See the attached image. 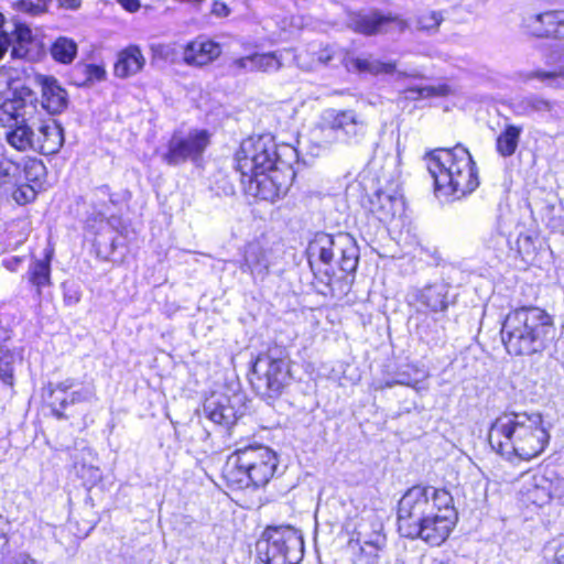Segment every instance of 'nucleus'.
<instances>
[{
  "label": "nucleus",
  "instance_id": "10",
  "mask_svg": "<svg viewBox=\"0 0 564 564\" xmlns=\"http://www.w3.org/2000/svg\"><path fill=\"white\" fill-rule=\"evenodd\" d=\"M210 133L205 129L192 130L187 135L174 133L166 144L163 161L172 166L187 161H199L210 144Z\"/></svg>",
  "mask_w": 564,
  "mask_h": 564
},
{
  "label": "nucleus",
  "instance_id": "32",
  "mask_svg": "<svg viewBox=\"0 0 564 564\" xmlns=\"http://www.w3.org/2000/svg\"><path fill=\"white\" fill-rule=\"evenodd\" d=\"M50 54L56 63L69 65L77 57L78 45L73 39L58 36L52 42Z\"/></svg>",
  "mask_w": 564,
  "mask_h": 564
},
{
  "label": "nucleus",
  "instance_id": "50",
  "mask_svg": "<svg viewBox=\"0 0 564 564\" xmlns=\"http://www.w3.org/2000/svg\"><path fill=\"white\" fill-rule=\"evenodd\" d=\"M10 45V37L6 31H0V59L4 56Z\"/></svg>",
  "mask_w": 564,
  "mask_h": 564
},
{
  "label": "nucleus",
  "instance_id": "29",
  "mask_svg": "<svg viewBox=\"0 0 564 564\" xmlns=\"http://www.w3.org/2000/svg\"><path fill=\"white\" fill-rule=\"evenodd\" d=\"M106 78L102 65L93 63H77L70 70V83L77 87L89 86Z\"/></svg>",
  "mask_w": 564,
  "mask_h": 564
},
{
  "label": "nucleus",
  "instance_id": "51",
  "mask_svg": "<svg viewBox=\"0 0 564 564\" xmlns=\"http://www.w3.org/2000/svg\"><path fill=\"white\" fill-rule=\"evenodd\" d=\"M532 77L539 78L541 80H550L551 83H554L560 79L561 74L539 72L534 75L531 74V78Z\"/></svg>",
  "mask_w": 564,
  "mask_h": 564
},
{
  "label": "nucleus",
  "instance_id": "1",
  "mask_svg": "<svg viewBox=\"0 0 564 564\" xmlns=\"http://www.w3.org/2000/svg\"><path fill=\"white\" fill-rule=\"evenodd\" d=\"M459 516L452 492L443 486L414 484L395 507V527L400 536L420 540L431 547L442 546L453 534Z\"/></svg>",
  "mask_w": 564,
  "mask_h": 564
},
{
  "label": "nucleus",
  "instance_id": "28",
  "mask_svg": "<svg viewBox=\"0 0 564 564\" xmlns=\"http://www.w3.org/2000/svg\"><path fill=\"white\" fill-rule=\"evenodd\" d=\"M564 12L549 11L538 14L534 20L533 34L536 36H561L564 32Z\"/></svg>",
  "mask_w": 564,
  "mask_h": 564
},
{
  "label": "nucleus",
  "instance_id": "13",
  "mask_svg": "<svg viewBox=\"0 0 564 564\" xmlns=\"http://www.w3.org/2000/svg\"><path fill=\"white\" fill-rule=\"evenodd\" d=\"M371 534L361 542V533L354 530L347 541V550L351 554L354 564H377L379 553L387 544L383 525L378 521L370 522Z\"/></svg>",
  "mask_w": 564,
  "mask_h": 564
},
{
  "label": "nucleus",
  "instance_id": "30",
  "mask_svg": "<svg viewBox=\"0 0 564 564\" xmlns=\"http://www.w3.org/2000/svg\"><path fill=\"white\" fill-rule=\"evenodd\" d=\"M421 303L426 313H445L448 308L447 292L442 285H430L421 293Z\"/></svg>",
  "mask_w": 564,
  "mask_h": 564
},
{
  "label": "nucleus",
  "instance_id": "20",
  "mask_svg": "<svg viewBox=\"0 0 564 564\" xmlns=\"http://www.w3.org/2000/svg\"><path fill=\"white\" fill-rule=\"evenodd\" d=\"M2 164L7 165L4 170L0 172L2 176H10L11 169H13L14 171L22 173V177L26 183L43 188V185L46 181L47 171L41 159L35 156H25L22 158L19 162L7 159L1 163V165Z\"/></svg>",
  "mask_w": 564,
  "mask_h": 564
},
{
  "label": "nucleus",
  "instance_id": "46",
  "mask_svg": "<svg viewBox=\"0 0 564 564\" xmlns=\"http://www.w3.org/2000/svg\"><path fill=\"white\" fill-rule=\"evenodd\" d=\"M82 293L78 290H64L63 301L67 306L77 304L80 301Z\"/></svg>",
  "mask_w": 564,
  "mask_h": 564
},
{
  "label": "nucleus",
  "instance_id": "7",
  "mask_svg": "<svg viewBox=\"0 0 564 564\" xmlns=\"http://www.w3.org/2000/svg\"><path fill=\"white\" fill-rule=\"evenodd\" d=\"M517 419L514 413H502L491 423L488 432L491 448L513 465L529 460L528 430Z\"/></svg>",
  "mask_w": 564,
  "mask_h": 564
},
{
  "label": "nucleus",
  "instance_id": "25",
  "mask_svg": "<svg viewBox=\"0 0 564 564\" xmlns=\"http://www.w3.org/2000/svg\"><path fill=\"white\" fill-rule=\"evenodd\" d=\"M239 269L241 272L250 275L267 273L269 265L264 249L256 243L247 245L239 262Z\"/></svg>",
  "mask_w": 564,
  "mask_h": 564
},
{
  "label": "nucleus",
  "instance_id": "3",
  "mask_svg": "<svg viewBox=\"0 0 564 564\" xmlns=\"http://www.w3.org/2000/svg\"><path fill=\"white\" fill-rule=\"evenodd\" d=\"M423 160L436 196L459 200L480 185L479 169L470 151L460 143L427 151Z\"/></svg>",
  "mask_w": 564,
  "mask_h": 564
},
{
  "label": "nucleus",
  "instance_id": "5",
  "mask_svg": "<svg viewBox=\"0 0 564 564\" xmlns=\"http://www.w3.org/2000/svg\"><path fill=\"white\" fill-rule=\"evenodd\" d=\"M294 379L293 361L285 346L270 341L249 361L247 380L263 401L273 403L290 388Z\"/></svg>",
  "mask_w": 564,
  "mask_h": 564
},
{
  "label": "nucleus",
  "instance_id": "22",
  "mask_svg": "<svg viewBox=\"0 0 564 564\" xmlns=\"http://www.w3.org/2000/svg\"><path fill=\"white\" fill-rule=\"evenodd\" d=\"M144 65L145 57L140 47L131 44L118 52L113 74L118 78H128L141 72Z\"/></svg>",
  "mask_w": 564,
  "mask_h": 564
},
{
  "label": "nucleus",
  "instance_id": "33",
  "mask_svg": "<svg viewBox=\"0 0 564 564\" xmlns=\"http://www.w3.org/2000/svg\"><path fill=\"white\" fill-rule=\"evenodd\" d=\"M32 228L30 215L17 217L7 225L8 239L12 245L21 246L29 239Z\"/></svg>",
  "mask_w": 564,
  "mask_h": 564
},
{
  "label": "nucleus",
  "instance_id": "6",
  "mask_svg": "<svg viewBox=\"0 0 564 564\" xmlns=\"http://www.w3.org/2000/svg\"><path fill=\"white\" fill-rule=\"evenodd\" d=\"M256 546L264 564H300L305 551L301 531L290 524L267 525Z\"/></svg>",
  "mask_w": 564,
  "mask_h": 564
},
{
  "label": "nucleus",
  "instance_id": "23",
  "mask_svg": "<svg viewBox=\"0 0 564 564\" xmlns=\"http://www.w3.org/2000/svg\"><path fill=\"white\" fill-rule=\"evenodd\" d=\"M63 143L64 134L62 127L56 123H44L39 128L34 151L43 155H52L61 150Z\"/></svg>",
  "mask_w": 564,
  "mask_h": 564
},
{
  "label": "nucleus",
  "instance_id": "52",
  "mask_svg": "<svg viewBox=\"0 0 564 564\" xmlns=\"http://www.w3.org/2000/svg\"><path fill=\"white\" fill-rule=\"evenodd\" d=\"M3 23H4V18H3V15L0 13V31H3V30H2Z\"/></svg>",
  "mask_w": 564,
  "mask_h": 564
},
{
  "label": "nucleus",
  "instance_id": "38",
  "mask_svg": "<svg viewBox=\"0 0 564 564\" xmlns=\"http://www.w3.org/2000/svg\"><path fill=\"white\" fill-rule=\"evenodd\" d=\"M281 67L280 57L274 52L251 54V69L257 72H272Z\"/></svg>",
  "mask_w": 564,
  "mask_h": 564
},
{
  "label": "nucleus",
  "instance_id": "17",
  "mask_svg": "<svg viewBox=\"0 0 564 564\" xmlns=\"http://www.w3.org/2000/svg\"><path fill=\"white\" fill-rule=\"evenodd\" d=\"M325 128L340 132L346 142L365 135L366 121L352 109L332 110Z\"/></svg>",
  "mask_w": 564,
  "mask_h": 564
},
{
  "label": "nucleus",
  "instance_id": "16",
  "mask_svg": "<svg viewBox=\"0 0 564 564\" xmlns=\"http://www.w3.org/2000/svg\"><path fill=\"white\" fill-rule=\"evenodd\" d=\"M239 401L237 394L232 397L218 394L217 397H212L206 402L204 411L212 422L228 429L234 425L241 415L240 409L237 405Z\"/></svg>",
  "mask_w": 564,
  "mask_h": 564
},
{
  "label": "nucleus",
  "instance_id": "34",
  "mask_svg": "<svg viewBox=\"0 0 564 564\" xmlns=\"http://www.w3.org/2000/svg\"><path fill=\"white\" fill-rule=\"evenodd\" d=\"M14 550V532L11 522L0 514V564H6L11 558Z\"/></svg>",
  "mask_w": 564,
  "mask_h": 564
},
{
  "label": "nucleus",
  "instance_id": "2",
  "mask_svg": "<svg viewBox=\"0 0 564 564\" xmlns=\"http://www.w3.org/2000/svg\"><path fill=\"white\" fill-rule=\"evenodd\" d=\"M234 159L246 196L274 203L286 195L294 172L291 165L280 161L271 140L262 135L249 137L241 141Z\"/></svg>",
  "mask_w": 564,
  "mask_h": 564
},
{
  "label": "nucleus",
  "instance_id": "24",
  "mask_svg": "<svg viewBox=\"0 0 564 564\" xmlns=\"http://www.w3.org/2000/svg\"><path fill=\"white\" fill-rule=\"evenodd\" d=\"M8 144L19 152H26L35 149V134L25 118L11 127L6 132Z\"/></svg>",
  "mask_w": 564,
  "mask_h": 564
},
{
  "label": "nucleus",
  "instance_id": "47",
  "mask_svg": "<svg viewBox=\"0 0 564 564\" xmlns=\"http://www.w3.org/2000/svg\"><path fill=\"white\" fill-rule=\"evenodd\" d=\"M57 7L67 11H76L82 7V0H57Z\"/></svg>",
  "mask_w": 564,
  "mask_h": 564
},
{
  "label": "nucleus",
  "instance_id": "8",
  "mask_svg": "<svg viewBox=\"0 0 564 564\" xmlns=\"http://www.w3.org/2000/svg\"><path fill=\"white\" fill-rule=\"evenodd\" d=\"M336 253L338 254V269L343 272L344 278L355 273L358 267V253L355 245L348 240L345 246H339L330 234L318 231L310 239L305 250L311 270H314L316 264L329 265Z\"/></svg>",
  "mask_w": 564,
  "mask_h": 564
},
{
  "label": "nucleus",
  "instance_id": "19",
  "mask_svg": "<svg viewBox=\"0 0 564 564\" xmlns=\"http://www.w3.org/2000/svg\"><path fill=\"white\" fill-rule=\"evenodd\" d=\"M36 84L41 87L42 106L47 112L57 115L67 108L68 94L55 77L39 75Z\"/></svg>",
  "mask_w": 564,
  "mask_h": 564
},
{
  "label": "nucleus",
  "instance_id": "49",
  "mask_svg": "<svg viewBox=\"0 0 564 564\" xmlns=\"http://www.w3.org/2000/svg\"><path fill=\"white\" fill-rule=\"evenodd\" d=\"M231 66L237 70L245 69L247 67L251 68V54L234 59Z\"/></svg>",
  "mask_w": 564,
  "mask_h": 564
},
{
  "label": "nucleus",
  "instance_id": "43",
  "mask_svg": "<svg viewBox=\"0 0 564 564\" xmlns=\"http://www.w3.org/2000/svg\"><path fill=\"white\" fill-rule=\"evenodd\" d=\"M50 2L51 0H18L15 6L21 12L36 15L46 12Z\"/></svg>",
  "mask_w": 564,
  "mask_h": 564
},
{
  "label": "nucleus",
  "instance_id": "36",
  "mask_svg": "<svg viewBox=\"0 0 564 564\" xmlns=\"http://www.w3.org/2000/svg\"><path fill=\"white\" fill-rule=\"evenodd\" d=\"M23 107V102L19 100L8 99L0 104V127L8 128V130L18 123L22 118L23 113L20 109Z\"/></svg>",
  "mask_w": 564,
  "mask_h": 564
},
{
  "label": "nucleus",
  "instance_id": "48",
  "mask_svg": "<svg viewBox=\"0 0 564 564\" xmlns=\"http://www.w3.org/2000/svg\"><path fill=\"white\" fill-rule=\"evenodd\" d=\"M127 12L134 13L141 8L139 0H116Z\"/></svg>",
  "mask_w": 564,
  "mask_h": 564
},
{
  "label": "nucleus",
  "instance_id": "14",
  "mask_svg": "<svg viewBox=\"0 0 564 564\" xmlns=\"http://www.w3.org/2000/svg\"><path fill=\"white\" fill-rule=\"evenodd\" d=\"M221 52L223 48L218 42L205 35H198L183 46L182 61L187 66L203 68L214 63Z\"/></svg>",
  "mask_w": 564,
  "mask_h": 564
},
{
  "label": "nucleus",
  "instance_id": "26",
  "mask_svg": "<svg viewBox=\"0 0 564 564\" xmlns=\"http://www.w3.org/2000/svg\"><path fill=\"white\" fill-rule=\"evenodd\" d=\"M348 70L357 72L358 74H370L378 76L380 74H393L397 70V63L393 61H369L364 57H350L344 62Z\"/></svg>",
  "mask_w": 564,
  "mask_h": 564
},
{
  "label": "nucleus",
  "instance_id": "37",
  "mask_svg": "<svg viewBox=\"0 0 564 564\" xmlns=\"http://www.w3.org/2000/svg\"><path fill=\"white\" fill-rule=\"evenodd\" d=\"M531 438H535L538 447L531 444V458L541 454L550 441V434L545 426L542 424V416L540 414H531Z\"/></svg>",
  "mask_w": 564,
  "mask_h": 564
},
{
  "label": "nucleus",
  "instance_id": "4",
  "mask_svg": "<svg viewBox=\"0 0 564 564\" xmlns=\"http://www.w3.org/2000/svg\"><path fill=\"white\" fill-rule=\"evenodd\" d=\"M279 455L269 446L249 444L232 451L225 459L219 478L231 492L257 491L275 477Z\"/></svg>",
  "mask_w": 564,
  "mask_h": 564
},
{
  "label": "nucleus",
  "instance_id": "15",
  "mask_svg": "<svg viewBox=\"0 0 564 564\" xmlns=\"http://www.w3.org/2000/svg\"><path fill=\"white\" fill-rule=\"evenodd\" d=\"M531 502L544 505L551 498L564 502V478H556L553 469L540 466L532 476Z\"/></svg>",
  "mask_w": 564,
  "mask_h": 564
},
{
  "label": "nucleus",
  "instance_id": "18",
  "mask_svg": "<svg viewBox=\"0 0 564 564\" xmlns=\"http://www.w3.org/2000/svg\"><path fill=\"white\" fill-rule=\"evenodd\" d=\"M503 344L509 355L523 356L529 351V330L527 322L519 314L508 315L503 324Z\"/></svg>",
  "mask_w": 564,
  "mask_h": 564
},
{
  "label": "nucleus",
  "instance_id": "11",
  "mask_svg": "<svg viewBox=\"0 0 564 564\" xmlns=\"http://www.w3.org/2000/svg\"><path fill=\"white\" fill-rule=\"evenodd\" d=\"M408 28V21L401 15L383 13L378 9L354 12L349 19V29L356 34L368 37L386 34L392 30L403 33Z\"/></svg>",
  "mask_w": 564,
  "mask_h": 564
},
{
  "label": "nucleus",
  "instance_id": "9",
  "mask_svg": "<svg viewBox=\"0 0 564 564\" xmlns=\"http://www.w3.org/2000/svg\"><path fill=\"white\" fill-rule=\"evenodd\" d=\"M76 382L67 378L59 382H48L42 389L43 406L50 410L51 415L58 420H69L73 413L70 406L89 402L94 392L90 389L74 390Z\"/></svg>",
  "mask_w": 564,
  "mask_h": 564
},
{
  "label": "nucleus",
  "instance_id": "45",
  "mask_svg": "<svg viewBox=\"0 0 564 564\" xmlns=\"http://www.w3.org/2000/svg\"><path fill=\"white\" fill-rule=\"evenodd\" d=\"M212 13L219 18H226L230 14V8L224 1L216 0L212 4Z\"/></svg>",
  "mask_w": 564,
  "mask_h": 564
},
{
  "label": "nucleus",
  "instance_id": "21",
  "mask_svg": "<svg viewBox=\"0 0 564 564\" xmlns=\"http://www.w3.org/2000/svg\"><path fill=\"white\" fill-rule=\"evenodd\" d=\"M54 249L48 247L44 250L41 259H35L29 265L26 275L31 286L35 290L39 297L42 296L43 289L52 285V259Z\"/></svg>",
  "mask_w": 564,
  "mask_h": 564
},
{
  "label": "nucleus",
  "instance_id": "44",
  "mask_svg": "<svg viewBox=\"0 0 564 564\" xmlns=\"http://www.w3.org/2000/svg\"><path fill=\"white\" fill-rule=\"evenodd\" d=\"M442 21L443 19L437 12H429L420 18V23L424 30L437 29Z\"/></svg>",
  "mask_w": 564,
  "mask_h": 564
},
{
  "label": "nucleus",
  "instance_id": "40",
  "mask_svg": "<svg viewBox=\"0 0 564 564\" xmlns=\"http://www.w3.org/2000/svg\"><path fill=\"white\" fill-rule=\"evenodd\" d=\"M0 381L11 389L15 386L14 357L9 350L0 351Z\"/></svg>",
  "mask_w": 564,
  "mask_h": 564
},
{
  "label": "nucleus",
  "instance_id": "12",
  "mask_svg": "<svg viewBox=\"0 0 564 564\" xmlns=\"http://www.w3.org/2000/svg\"><path fill=\"white\" fill-rule=\"evenodd\" d=\"M360 206L369 219L388 225L403 213L404 204L400 196L381 187L365 192L360 197Z\"/></svg>",
  "mask_w": 564,
  "mask_h": 564
},
{
  "label": "nucleus",
  "instance_id": "31",
  "mask_svg": "<svg viewBox=\"0 0 564 564\" xmlns=\"http://www.w3.org/2000/svg\"><path fill=\"white\" fill-rule=\"evenodd\" d=\"M522 128L514 124H506L496 138V151L502 158H509L517 151Z\"/></svg>",
  "mask_w": 564,
  "mask_h": 564
},
{
  "label": "nucleus",
  "instance_id": "35",
  "mask_svg": "<svg viewBox=\"0 0 564 564\" xmlns=\"http://www.w3.org/2000/svg\"><path fill=\"white\" fill-rule=\"evenodd\" d=\"M15 44L11 50L13 58H26L29 48L26 45L31 44L33 36L31 29L24 23H18L13 31Z\"/></svg>",
  "mask_w": 564,
  "mask_h": 564
},
{
  "label": "nucleus",
  "instance_id": "42",
  "mask_svg": "<svg viewBox=\"0 0 564 564\" xmlns=\"http://www.w3.org/2000/svg\"><path fill=\"white\" fill-rule=\"evenodd\" d=\"M412 90L415 91L417 96L423 99L445 98L453 94V88L447 83L416 87L413 88Z\"/></svg>",
  "mask_w": 564,
  "mask_h": 564
},
{
  "label": "nucleus",
  "instance_id": "27",
  "mask_svg": "<svg viewBox=\"0 0 564 564\" xmlns=\"http://www.w3.org/2000/svg\"><path fill=\"white\" fill-rule=\"evenodd\" d=\"M97 253L105 260H116V254L120 253V261L126 258V252L129 251V238L126 229H118L110 238L109 242H95Z\"/></svg>",
  "mask_w": 564,
  "mask_h": 564
},
{
  "label": "nucleus",
  "instance_id": "39",
  "mask_svg": "<svg viewBox=\"0 0 564 564\" xmlns=\"http://www.w3.org/2000/svg\"><path fill=\"white\" fill-rule=\"evenodd\" d=\"M531 321H538L539 325L531 327V341L538 337L546 336L552 328V317L539 307L531 306Z\"/></svg>",
  "mask_w": 564,
  "mask_h": 564
},
{
  "label": "nucleus",
  "instance_id": "41",
  "mask_svg": "<svg viewBox=\"0 0 564 564\" xmlns=\"http://www.w3.org/2000/svg\"><path fill=\"white\" fill-rule=\"evenodd\" d=\"M41 189L42 188L33 184L24 182L15 185L12 189L11 197L18 205L24 206L33 203Z\"/></svg>",
  "mask_w": 564,
  "mask_h": 564
}]
</instances>
